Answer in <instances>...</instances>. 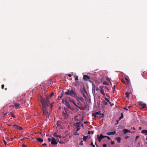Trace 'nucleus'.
<instances>
[{"label": "nucleus", "mask_w": 147, "mask_h": 147, "mask_svg": "<svg viewBox=\"0 0 147 147\" xmlns=\"http://www.w3.org/2000/svg\"><path fill=\"white\" fill-rule=\"evenodd\" d=\"M49 98L47 97L46 98H43L42 97L40 98V101L42 105V110L44 115L47 118H49V114L48 113L47 108L49 107L50 109L51 110L53 107L52 105L49 103Z\"/></svg>", "instance_id": "1"}, {"label": "nucleus", "mask_w": 147, "mask_h": 147, "mask_svg": "<svg viewBox=\"0 0 147 147\" xmlns=\"http://www.w3.org/2000/svg\"><path fill=\"white\" fill-rule=\"evenodd\" d=\"M65 94L67 95L74 97V95L76 94V92L75 90L73 89H71V90L67 89V91L65 92Z\"/></svg>", "instance_id": "2"}, {"label": "nucleus", "mask_w": 147, "mask_h": 147, "mask_svg": "<svg viewBox=\"0 0 147 147\" xmlns=\"http://www.w3.org/2000/svg\"><path fill=\"white\" fill-rule=\"evenodd\" d=\"M67 98V101H69L72 103H73L74 105H75L76 107L79 109L80 110H82V109H84L83 108H81L75 102L73 99L69 97H66Z\"/></svg>", "instance_id": "3"}, {"label": "nucleus", "mask_w": 147, "mask_h": 147, "mask_svg": "<svg viewBox=\"0 0 147 147\" xmlns=\"http://www.w3.org/2000/svg\"><path fill=\"white\" fill-rule=\"evenodd\" d=\"M80 91L83 97L85 99H86V94L87 95L88 94L85 87H84L83 88H81L80 89Z\"/></svg>", "instance_id": "4"}, {"label": "nucleus", "mask_w": 147, "mask_h": 147, "mask_svg": "<svg viewBox=\"0 0 147 147\" xmlns=\"http://www.w3.org/2000/svg\"><path fill=\"white\" fill-rule=\"evenodd\" d=\"M64 111H63L62 112V115L65 118L67 117H68V115L66 111L65 108H64Z\"/></svg>", "instance_id": "5"}, {"label": "nucleus", "mask_w": 147, "mask_h": 147, "mask_svg": "<svg viewBox=\"0 0 147 147\" xmlns=\"http://www.w3.org/2000/svg\"><path fill=\"white\" fill-rule=\"evenodd\" d=\"M65 104L66 105V106L69 109H70L71 110H73L72 108L71 107V106H70L68 102L67 101H65Z\"/></svg>", "instance_id": "6"}, {"label": "nucleus", "mask_w": 147, "mask_h": 147, "mask_svg": "<svg viewBox=\"0 0 147 147\" xmlns=\"http://www.w3.org/2000/svg\"><path fill=\"white\" fill-rule=\"evenodd\" d=\"M12 106L17 109H19L21 107V105L20 104L14 103V105H12Z\"/></svg>", "instance_id": "7"}, {"label": "nucleus", "mask_w": 147, "mask_h": 147, "mask_svg": "<svg viewBox=\"0 0 147 147\" xmlns=\"http://www.w3.org/2000/svg\"><path fill=\"white\" fill-rule=\"evenodd\" d=\"M52 140L51 142V144L55 145L57 144V142L56 141L55 139L53 137H52Z\"/></svg>", "instance_id": "8"}, {"label": "nucleus", "mask_w": 147, "mask_h": 147, "mask_svg": "<svg viewBox=\"0 0 147 147\" xmlns=\"http://www.w3.org/2000/svg\"><path fill=\"white\" fill-rule=\"evenodd\" d=\"M83 79L84 80L87 81L89 79H90V78L87 75H85L83 76Z\"/></svg>", "instance_id": "9"}, {"label": "nucleus", "mask_w": 147, "mask_h": 147, "mask_svg": "<svg viewBox=\"0 0 147 147\" xmlns=\"http://www.w3.org/2000/svg\"><path fill=\"white\" fill-rule=\"evenodd\" d=\"M13 126L15 127H16V129H19L20 130H22L23 129L22 127L18 126L16 125H13Z\"/></svg>", "instance_id": "10"}, {"label": "nucleus", "mask_w": 147, "mask_h": 147, "mask_svg": "<svg viewBox=\"0 0 147 147\" xmlns=\"http://www.w3.org/2000/svg\"><path fill=\"white\" fill-rule=\"evenodd\" d=\"M53 136L55 137H57V138H61V136L60 135H57V133H55L53 134Z\"/></svg>", "instance_id": "11"}, {"label": "nucleus", "mask_w": 147, "mask_h": 147, "mask_svg": "<svg viewBox=\"0 0 147 147\" xmlns=\"http://www.w3.org/2000/svg\"><path fill=\"white\" fill-rule=\"evenodd\" d=\"M123 132L124 134H125L129 132L130 133L131 131L130 130L127 129H123Z\"/></svg>", "instance_id": "12"}, {"label": "nucleus", "mask_w": 147, "mask_h": 147, "mask_svg": "<svg viewBox=\"0 0 147 147\" xmlns=\"http://www.w3.org/2000/svg\"><path fill=\"white\" fill-rule=\"evenodd\" d=\"M116 133V131H114L112 132H109L107 133V134L108 135H114Z\"/></svg>", "instance_id": "13"}, {"label": "nucleus", "mask_w": 147, "mask_h": 147, "mask_svg": "<svg viewBox=\"0 0 147 147\" xmlns=\"http://www.w3.org/2000/svg\"><path fill=\"white\" fill-rule=\"evenodd\" d=\"M74 98H75L76 100H77L78 102H79V97H78L77 95L76 94V93L74 95V96L73 97Z\"/></svg>", "instance_id": "14"}, {"label": "nucleus", "mask_w": 147, "mask_h": 147, "mask_svg": "<svg viewBox=\"0 0 147 147\" xmlns=\"http://www.w3.org/2000/svg\"><path fill=\"white\" fill-rule=\"evenodd\" d=\"M36 139L37 140L38 142H42L43 141V139L40 138H36Z\"/></svg>", "instance_id": "15"}, {"label": "nucleus", "mask_w": 147, "mask_h": 147, "mask_svg": "<svg viewBox=\"0 0 147 147\" xmlns=\"http://www.w3.org/2000/svg\"><path fill=\"white\" fill-rule=\"evenodd\" d=\"M141 105L142 107V108H145L147 107L146 105V104H142Z\"/></svg>", "instance_id": "16"}, {"label": "nucleus", "mask_w": 147, "mask_h": 147, "mask_svg": "<svg viewBox=\"0 0 147 147\" xmlns=\"http://www.w3.org/2000/svg\"><path fill=\"white\" fill-rule=\"evenodd\" d=\"M117 141V142L119 143L121 142V138L120 137H117L115 139Z\"/></svg>", "instance_id": "17"}, {"label": "nucleus", "mask_w": 147, "mask_h": 147, "mask_svg": "<svg viewBox=\"0 0 147 147\" xmlns=\"http://www.w3.org/2000/svg\"><path fill=\"white\" fill-rule=\"evenodd\" d=\"M141 133L142 134H145L146 135H147V130H143L142 131Z\"/></svg>", "instance_id": "18"}, {"label": "nucleus", "mask_w": 147, "mask_h": 147, "mask_svg": "<svg viewBox=\"0 0 147 147\" xmlns=\"http://www.w3.org/2000/svg\"><path fill=\"white\" fill-rule=\"evenodd\" d=\"M80 125H76L75 126H77L76 128H77V130L76 131H78L80 129Z\"/></svg>", "instance_id": "19"}, {"label": "nucleus", "mask_w": 147, "mask_h": 147, "mask_svg": "<svg viewBox=\"0 0 147 147\" xmlns=\"http://www.w3.org/2000/svg\"><path fill=\"white\" fill-rule=\"evenodd\" d=\"M87 81L92 83V86H94V87H95V85H94L93 82L90 79H89Z\"/></svg>", "instance_id": "20"}, {"label": "nucleus", "mask_w": 147, "mask_h": 147, "mask_svg": "<svg viewBox=\"0 0 147 147\" xmlns=\"http://www.w3.org/2000/svg\"><path fill=\"white\" fill-rule=\"evenodd\" d=\"M130 93V92H126L125 93V95H126V97H127V98H129V94Z\"/></svg>", "instance_id": "21"}, {"label": "nucleus", "mask_w": 147, "mask_h": 147, "mask_svg": "<svg viewBox=\"0 0 147 147\" xmlns=\"http://www.w3.org/2000/svg\"><path fill=\"white\" fill-rule=\"evenodd\" d=\"M99 137L101 139H102L105 138L106 137V136H103L102 135V134H101L100 135V136H99Z\"/></svg>", "instance_id": "22"}, {"label": "nucleus", "mask_w": 147, "mask_h": 147, "mask_svg": "<svg viewBox=\"0 0 147 147\" xmlns=\"http://www.w3.org/2000/svg\"><path fill=\"white\" fill-rule=\"evenodd\" d=\"M123 114L121 113V116L120 117H119V120H121L122 118H123Z\"/></svg>", "instance_id": "23"}, {"label": "nucleus", "mask_w": 147, "mask_h": 147, "mask_svg": "<svg viewBox=\"0 0 147 147\" xmlns=\"http://www.w3.org/2000/svg\"><path fill=\"white\" fill-rule=\"evenodd\" d=\"M125 79L126 80V81L127 84H129V83H130V81L129 80V79H128L127 78H125Z\"/></svg>", "instance_id": "24"}, {"label": "nucleus", "mask_w": 147, "mask_h": 147, "mask_svg": "<svg viewBox=\"0 0 147 147\" xmlns=\"http://www.w3.org/2000/svg\"><path fill=\"white\" fill-rule=\"evenodd\" d=\"M65 101H67V98L66 97L65 98H64L62 100V103H64L65 104Z\"/></svg>", "instance_id": "25"}, {"label": "nucleus", "mask_w": 147, "mask_h": 147, "mask_svg": "<svg viewBox=\"0 0 147 147\" xmlns=\"http://www.w3.org/2000/svg\"><path fill=\"white\" fill-rule=\"evenodd\" d=\"M104 87V86H100L99 90H100V91H101V90H103Z\"/></svg>", "instance_id": "26"}, {"label": "nucleus", "mask_w": 147, "mask_h": 147, "mask_svg": "<svg viewBox=\"0 0 147 147\" xmlns=\"http://www.w3.org/2000/svg\"><path fill=\"white\" fill-rule=\"evenodd\" d=\"M10 114L11 116L13 117V118H15L16 117L14 115V114L13 113L10 112Z\"/></svg>", "instance_id": "27"}, {"label": "nucleus", "mask_w": 147, "mask_h": 147, "mask_svg": "<svg viewBox=\"0 0 147 147\" xmlns=\"http://www.w3.org/2000/svg\"><path fill=\"white\" fill-rule=\"evenodd\" d=\"M100 111H98V112H96L95 113V114L97 115H100Z\"/></svg>", "instance_id": "28"}, {"label": "nucleus", "mask_w": 147, "mask_h": 147, "mask_svg": "<svg viewBox=\"0 0 147 147\" xmlns=\"http://www.w3.org/2000/svg\"><path fill=\"white\" fill-rule=\"evenodd\" d=\"M102 102L105 105H107V102L104 100L102 101Z\"/></svg>", "instance_id": "29"}, {"label": "nucleus", "mask_w": 147, "mask_h": 147, "mask_svg": "<svg viewBox=\"0 0 147 147\" xmlns=\"http://www.w3.org/2000/svg\"><path fill=\"white\" fill-rule=\"evenodd\" d=\"M74 119L75 120H76V121L79 120V119H78V116H76L75 117H74Z\"/></svg>", "instance_id": "30"}, {"label": "nucleus", "mask_w": 147, "mask_h": 147, "mask_svg": "<svg viewBox=\"0 0 147 147\" xmlns=\"http://www.w3.org/2000/svg\"><path fill=\"white\" fill-rule=\"evenodd\" d=\"M97 137L98 138L99 142H100L101 140V139L99 137V135H97Z\"/></svg>", "instance_id": "31"}, {"label": "nucleus", "mask_w": 147, "mask_h": 147, "mask_svg": "<svg viewBox=\"0 0 147 147\" xmlns=\"http://www.w3.org/2000/svg\"><path fill=\"white\" fill-rule=\"evenodd\" d=\"M100 93L102 94V95L104 96L105 95V93H104L103 90L100 91Z\"/></svg>", "instance_id": "32"}, {"label": "nucleus", "mask_w": 147, "mask_h": 147, "mask_svg": "<svg viewBox=\"0 0 147 147\" xmlns=\"http://www.w3.org/2000/svg\"><path fill=\"white\" fill-rule=\"evenodd\" d=\"M74 85L76 86H78V84L77 82H76L74 84Z\"/></svg>", "instance_id": "33"}, {"label": "nucleus", "mask_w": 147, "mask_h": 147, "mask_svg": "<svg viewBox=\"0 0 147 147\" xmlns=\"http://www.w3.org/2000/svg\"><path fill=\"white\" fill-rule=\"evenodd\" d=\"M74 78H75V81H77L78 80V76H74Z\"/></svg>", "instance_id": "34"}, {"label": "nucleus", "mask_w": 147, "mask_h": 147, "mask_svg": "<svg viewBox=\"0 0 147 147\" xmlns=\"http://www.w3.org/2000/svg\"><path fill=\"white\" fill-rule=\"evenodd\" d=\"M102 84L104 85H108V84L106 81H104L102 82Z\"/></svg>", "instance_id": "35"}, {"label": "nucleus", "mask_w": 147, "mask_h": 147, "mask_svg": "<svg viewBox=\"0 0 147 147\" xmlns=\"http://www.w3.org/2000/svg\"><path fill=\"white\" fill-rule=\"evenodd\" d=\"M92 116H93L95 118L98 117L96 116V115L94 113L92 114Z\"/></svg>", "instance_id": "36"}, {"label": "nucleus", "mask_w": 147, "mask_h": 147, "mask_svg": "<svg viewBox=\"0 0 147 147\" xmlns=\"http://www.w3.org/2000/svg\"><path fill=\"white\" fill-rule=\"evenodd\" d=\"M83 139L84 141L86 142L87 139H86V138H85V136H84L83 138Z\"/></svg>", "instance_id": "37"}, {"label": "nucleus", "mask_w": 147, "mask_h": 147, "mask_svg": "<svg viewBox=\"0 0 147 147\" xmlns=\"http://www.w3.org/2000/svg\"><path fill=\"white\" fill-rule=\"evenodd\" d=\"M107 102H108L110 104V106H112L114 105V104L113 103L111 104V102H110L109 100Z\"/></svg>", "instance_id": "38"}, {"label": "nucleus", "mask_w": 147, "mask_h": 147, "mask_svg": "<svg viewBox=\"0 0 147 147\" xmlns=\"http://www.w3.org/2000/svg\"><path fill=\"white\" fill-rule=\"evenodd\" d=\"M81 124V122H78V123H76L74 124V125H80Z\"/></svg>", "instance_id": "39"}, {"label": "nucleus", "mask_w": 147, "mask_h": 147, "mask_svg": "<svg viewBox=\"0 0 147 147\" xmlns=\"http://www.w3.org/2000/svg\"><path fill=\"white\" fill-rule=\"evenodd\" d=\"M80 100L82 101H83L84 100V99L82 97H81L80 98H79V100Z\"/></svg>", "instance_id": "40"}, {"label": "nucleus", "mask_w": 147, "mask_h": 147, "mask_svg": "<svg viewBox=\"0 0 147 147\" xmlns=\"http://www.w3.org/2000/svg\"><path fill=\"white\" fill-rule=\"evenodd\" d=\"M100 115H101V116H100V118H103V117H104V114H101L100 113Z\"/></svg>", "instance_id": "41"}, {"label": "nucleus", "mask_w": 147, "mask_h": 147, "mask_svg": "<svg viewBox=\"0 0 147 147\" xmlns=\"http://www.w3.org/2000/svg\"><path fill=\"white\" fill-rule=\"evenodd\" d=\"M104 89H106L108 91H109V89L107 87L104 86Z\"/></svg>", "instance_id": "42"}, {"label": "nucleus", "mask_w": 147, "mask_h": 147, "mask_svg": "<svg viewBox=\"0 0 147 147\" xmlns=\"http://www.w3.org/2000/svg\"><path fill=\"white\" fill-rule=\"evenodd\" d=\"M64 94L63 91V92L61 93V95L60 96V98L61 99V98L63 97V95Z\"/></svg>", "instance_id": "43"}, {"label": "nucleus", "mask_w": 147, "mask_h": 147, "mask_svg": "<svg viewBox=\"0 0 147 147\" xmlns=\"http://www.w3.org/2000/svg\"><path fill=\"white\" fill-rule=\"evenodd\" d=\"M83 141L82 140H81V142H80L79 144L80 145H83Z\"/></svg>", "instance_id": "44"}, {"label": "nucleus", "mask_w": 147, "mask_h": 147, "mask_svg": "<svg viewBox=\"0 0 147 147\" xmlns=\"http://www.w3.org/2000/svg\"><path fill=\"white\" fill-rule=\"evenodd\" d=\"M121 81H122V82H123V83L124 84H125V80L123 79H122V80H121Z\"/></svg>", "instance_id": "45"}, {"label": "nucleus", "mask_w": 147, "mask_h": 147, "mask_svg": "<svg viewBox=\"0 0 147 147\" xmlns=\"http://www.w3.org/2000/svg\"><path fill=\"white\" fill-rule=\"evenodd\" d=\"M54 94V93L53 92L50 95V97H52L53 95Z\"/></svg>", "instance_id": "46"}, {"label": "nucleus", "mask_w": 147, "mask_h": 147, "mask_svg": "<svg viewBox=\"0 0 147 147\" xmlns=\"http://www.w3.org/2000/svg\"><path fill=\"white\" fill-rule=\"evenodd\" d=\"M123 109H125V110H126V111H128V110L129 111V109H128V108H127V107H124V108H123Z\"/></svg>", "instance_id": "47"}, {"label": "nucleus", "mask_w": 147, "mask_h": 147, "mask_svg": "<svg viewBox=\"0 0 147 147\" xmlns=\"http://www.w3.org/2000/svg\"><path fill=\"white\" fill-rule=\"evenodd\" d=\"M105 138H107L108 140H111V138L109 137L108 136H106V137Z\"/></svg>", "instance_id": "48"}, {"label": "nucleus", "mask_w": 147, "mask_h": 147, "mask_svg": "<svg viewBox=\"0 0 147 147\" xmlns=\"http://www.w3.org/2000/svg\"><path fill=\"white\" fill-rule=\"evenodd\" d=\"M3 141H4V144L5 145H6L7 144V142H6V141L5 140H3Z\"/></svg>", "instance_id": "49"}, {"label": "nucleus", "mask_w": 147, "mask_h": 147, "mask_svg": "<svg viewBox=\"0 0 147 147\" xmlns=\"http://www.w3.org/2000/svg\"><path fill=\"white\" fill-rule=\"evenodd\" d=\"M131 129L133 130H135L136 129L134 127H131Z\"/></svg>", "instance_id": "50"}, {"label": "nucleus", "mask_w": 147, "mask_h": 147, "mask_svg": "<svg viewBox=\"0 0 147 147\" xmlns=\"http://www.w3.org/2000/svg\"><path fill=\"white\" fill-rule=\"evenodd\" d=\"M90 145H91L92 146L94 145L93 144V143L92 142H91V143L90 144Z\"/></svg>", "instance_id": "51"}, {"label": "nucleus", "mask_w": 147, "mask_h": 147, "mask_svg": "<svg viewBox=\"0 0 147 147\" xmlns=\"http://www.w3.org/2000/svg\"><path fill=\"white\" fill-rule=\"evenodd\" d=\"M48 140L49 141V142H50V141H51L52 140V139H51L50 138H48Z\"/></svg>", "instance_id": "52"}, {"label": "nucleus", "mask_w": 147, "mask_h": 147, "mask_svg": "<svg viewBox=\"0 0 147 147\" xmlns=\"http://www.w3.org/2000/svg\"><path fill=\"white\" fill-rule=\"evenodd\" d=\"M59 143H60L61 144H62L64 143V142L63 141H59Z\"/></svg>", "instance_id": "53"}, {"label": "nucleus", "mask_w": 147, "mask_h": 147, "mask_svg": "<svg viewBox=\"0 0 147 147\" xmlns=\"http://www.w3.org/2000/svg\"><path fill=\"white\" fill-rule=\"evenodd\" d=\"M105 100H106L107 102H108V101H109V100H108V99L107 98H106V97H105Z\"/></svg>", "instance_id": "54"}, {"label": "nucleus", "mask_w": 147, "mask_h": 147, "mask_svg": "<svg viewBox=\"0 0 147 147\" xmlns=\"http://www.w3.org/2000/svg\"><path fill=\"white\" fill-rule=\"evenodd\" d=\"M4 88V85L3 84L1 85V88L2 89H3Z\"/></svg>", "instance_id": "55"}, {"label": "nucleus", "mask_w": 147, "mask_h": 147, "mask_svg": "<svg viewBox=\"0 0 147 147\" xmlns=\"http://www.w3.org/2000/svg\"><path fill=\"white\" fill-rule=\"evenodd\" d=\"M22 147H27L26 146L25 144H23L22 145Z\"/></svg>", "instance_id": "56"}, {"label": "nucleus", "mask_w": 147, "mask_h": 147, "mask_svg": "<svg viewBox=\"0 0 147 147\" xmlns=\"http://www.w3.org/2000/svg\"><path fill=\"white\" fill-rule=\"evenodd\" d=\"M106 80L108 81H110V79L108 77L106 78Z\"/></svg>", "instance_id": "57"}, {"label": "nucleus", "mask_w": 147, "mask_h": 147, "mask_svg": "<svg viewBox=\"0 0 147 147\" xmlns=\"http://www.w3.org/2000/svg\"><path fill=\"white\" fill-rule=\"evenodd\" d=\"M93 87H94V89H95V88H96V90L97 91L98 90V89H97V88L96 87V86H95V87H94V86H92Z\"/></svg>", "instance_id": "58"}, {"label": "nucleus", "mask_w": 147, "mask_h": 147, "mask_svg": "<svg viewBox=\"0 0 147 147\" xmlns=\"http://www.w3.org/2000/svg\"><path fill=\"white\" fill-rule=\"evenodd\" d=\"M113 92H114V91L115 90V85L114 86H113Z\"/></svg>", "instance_id": "59"}, {"label": "nucleus", "mask_w": 147, "mask_h": 147, "mask_svg": "<svg viewBox=\"0 0 147 147\" xmlns=\"http://www.w3.org/2000/svg\"><path fill=\"white\" fill-rule=\"evenodd\" d=\"M114 144V141H112L111 142V144Z\"/></svg>", "instance_id": "60"}, {"label": "nucleus", "mask_w": 147, "mask_h": 147, "mask_svg": "<svg viewBox=\"0 0 147 147\" xmlns=\"http://www.w3.org/2000/svg\"><path fill=\"white\" fill-rule=\"evenodd\" d=\"M91 133V131H88V134H90Z\"/></svg>", "instance_id": "61"}, {"label": "nucleus", "mask_w": 147, "mask_h": 147, "mask_svg": "<svg viewBox=\"0 0 147 147\" xmlns=\"http://www.w3.org/2000/svg\"><path fill=\"white\" fill-rule=\"evenodd\" d=\"M138 137L139 136H136L135 138L136 140L138 138Z\"/></svg>", "instance_id": "62"}, {"label": "nucleus", "mask_w": 147, "mask_h": 147, "mask_svg": "<svg viewBox=\"0 0 147 147\" xmlns=\"http://www.w3.org/2000/svg\"><path fill=\"white\" fill-rule=\"evenodd\" d=\"M132 106V105H130V106H128V109L129 108H130Z\"/></svg>", "instance_id": "63"}, {"label": "nucleus", "mask_w": 147, "mask_h": 147, "mask_svg": "<svg viewBox=\"0 0 147 147\" xmlns=\"http://www.w3.org/2000/svg\"><path fill=\"white\" fill-rule=\"evenodd\" d=\"M139 129L140 130H141L142 129V127H139Z\"/></svg>", "instance_id": "64"}]
</instances>
